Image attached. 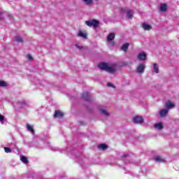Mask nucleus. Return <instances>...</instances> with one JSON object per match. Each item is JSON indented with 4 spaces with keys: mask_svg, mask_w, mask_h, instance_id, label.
I'll return each instance as SVG.
<instances>
[{
    "mask_svg": "<svg viewBox=\"0 0 179 179\" xmlns=\"http://www.w3.org/2000/svg\"><path fill=\"white\" fill-rule=\"evenodd\" d=\"M128 156V155H122V157H127Z\"/></svg>",
    "mask_w": 179,
    "mask_h": 179,
    "instance_id": "7c9ffc66",
    "label": "nucleus"
},
{
    "mask_svg": "<svg viewBox=\"0 0 179 179\" xmlns=\"http://www.w3.org/2000/svg\"><path fill=\"white\" fill-rule=\"evenodd\" d=\"M95 1H98V0H95Z\"/></svg>",
    "mask_w": 179,
    "mask_h": 179,
    "instance_id": "2f4dec72",
    "label": "nucleus"
},
{
    "mask_svg": "<svg viewBox=\"0 0 179 179\" xmlns=\"http://www.w3.org/2000/svg\"><path fill=\"white\" fill-rule=\"evenodd\" d=\"M85 5L90 6L93 3V0H83Z\"/></svg>",
    "mask_w": 179,
    "mask_h": 179,
    "instance_id": "412c9836",
    "label": "nucleus"
},
{
    "mask_svg": "<svg viewBox=\"0 0 179 179\" xmlns=\"http://www.w3.org/2000/svg\"><path fill=\"white\" fill-rule=\"evenodd\" d=\"M153 66L154 72H155V73H159V66H157V64H154Z\"/></svg>",
    "mask_w": 179,
    "mask_h": 179,
    "instance_id": "aec40b11",
    "label": "nucleus"
},
{
    "mask_svg": "<svg viewBox=\"0 0 179 179\" xmlns=\"http://www.w3.org/2000/svg\"><path fill=\"white\" fill-rule=\"evenodd\" d=\"M20 160L24 164H27V163H29V160L27 159V157H26L25 156H22Z\"/></svg>",
    "mask_w": 179,
    "mask_h": 179,
    "instance_id": "6ab92c4d",
    "label": "nucleus"
},
{
    "mask_svg": "<svg viewBox=\"0 0 179 179\" xmlns=\"http://www.w3.org/2000/svg\"><path fill=\"white\" fill-rule=\"evenodd\" d=\"M154 127H155L156 129H159V131H161V129H163V128H164V126H163V123H162V122H158V123H156V124L154 125Z\"/></svg>",
    "mask_w": 179,
    "mask_h": 179,
    "instance_id": "1a4fd4ad",
    "label": "nucleus"
},
{
    "mask_svg": "<svg viewBox=\"0 0 179 179\" xmlns=\"http://www.w3.org/2000/svg\"><path fill=\"white\" fill-rule=\"evenodd\" d=\"M78 36L79 37H83V38H87V33L83 31H80L78 34Z\"/></svg>",
    "mask_w": 179,
    "mask_h": 179,
    "instance_id": "9b49d317",
    "label": "nucleus"
},
{
    "mask_svg": "<svg viewBox=\"0 0 179 179\" xmlns=\"http://www.w3.org/2000/svg\"><path fill=\"white\" fill-rule=\"evenodd\" d=\"M134 124H143V117L142 116H135L133 119Z\"/></svg>",
    "mask_w": 179,
    "mask_h": 179,
    "instance_id": "7ed1b4c3",
    "label": "nucleus"
},
{
    "mask_svg": "<svg viewBox=\"0 0 179 179\" xmlns=\"http://www.w3.org/2000/svg\"><path fill=\"white\" fill-rule=\"evenodd\" d=\"M168 113L169 110L166 108L162 109L159 111L160 117H166V115H167Z\"/></svg>",
    "mask_w": 179,
    "mask_h": 179,
    "instance_id": "9d476101",
    "label": "nucleus"
},
{
    "mask_svg": "<svg viewBox=\"0 0 179 179\" xmlns=\"http://www.w3.org/2000/svg\"><path fill=\"white\" fill-rule=\"evenodd\" d=\"M15 41H17V43H23V38H22V37L17 36L15 37Z\"/></svg>",
    "mask_w": 179,
    "mask_h": 179,
    "instance_id": "4be33fe9",
    "label": "nucleus"
},
{
    "mask_svg": "<svg viewBox=\"0 0 179 179\" xmlns=\"http://www.w3.org/2000/svg\"><path fill=\"white\" fill-rule=\"evenodd\" d=\"M142 27L144 30H148V31L151 30L152 29V26L145 23L142 24Z\"/></svg>",
    "mask_w": 179,
    "mask_h": 179,
    "instance_id": "2eb2a0df",
    "label": "nucleus"
},
{
    "mask_svg": "<svg viewBox=\"0 0 179 179\" xmlns=\"http://www.w3.org/2000/svg\"><path fill=\"white\" fill-rule=\"evenodd\" d=\"M76 47L77 48H78V50H83V46H80V45H76Z\"/></svg>",
    "mask_w": 179,
    "mask_h": 179,
    "instance_id": "c756f323",
    "label": "nucleus"
},
{
    "mask_svg": "<svg viewBox=\"0 0 179 179\" xmlns=\"http://www.w3.org/2000/svg\"><path fill=\"white\" fill-rule=\"evenodd\" d=\"M101 113H102V114H104L105 115H108V112H107V110H102Z\"/></svg>",
    "mask_w": 179,
    "mask_h": 179,
    "instance_id": "cd10ccee",
    "label": "nucleus"
},
{
    "mask_svg": "<svg viewBox=\"0 0 179 179\" xmlns=\"http://www.w3.org/2000/svg\"><path fill=\"white\" fill-rule=\"evenodd\" d=\"M107 86H108L109 87H113L114 89H115V86H114V85H113V83H108Z\"/></svg>",
    "mask_w": 179,
    "mask_h": 179,
    "instance_id": "a878e982",
    "label": "nucleus"
},
{
    "mask_svg": "<svg viewBox=\"0 0 179 179\" xmlns=\"http://www.w3.org/2000/svg\"><path fill=\"white\" fill-rule=\"evenodd\" d=\"M131 10H129L127 11V17L128 19H132V17H134V14Z\"/></svg>",
    "mask_w": 179,
    "mask_h": 179,
    "instance_id": "a211bd4d",
    "label": "nucleus"
},
{
    "mask_svg": "<svg viewBox=\"0 0 179 179\" xmlns=\"http://www.w3.org/2000/svg\"><path fill=\"white\" fill-rule=\"evenodd\" d=\"M82 97L84 100L89 101V100H90V94L89 92H84L82 94Z\"/></svg>",
    "mask_w": 179,
    "mask_h": 179,
    "instance_id": "6e6552de",
    "label": "nucleus"
},
{
    "mask_svg": "<svg viewBox=\"0 0 179 179\" xmlns=\"http://www.w3.org/2000/svg\"><path fill=\"white\" fill-rule=\"evenodd\" d=\"M5 120V116L0 115V121H3Z\"/></svg>",
    "mask_w": 179,
    "mask_h": 179,
    "instance_id": "c85d7f7f",
    "label": "nucleus"
},
{
    "mask_svg": "<svg viewBox=\"0 0 179 179\" xmlns=\"http://www.w3.org/2000/svg\"><path fill=\"white\" fill-rule=\"evenodd\" d=\"M6 83L3 80L0 81V87H6Z\"/></svg>",
    "mask_w": 179,
    "mask_h": 179,
    "instance_id": "393cba45",
    "label": "nucleus"
},
{
    "mask_svg": "<svg viewBox=\"0 0 179 179\" xmlns=\"http://www.w3.org/2000/svg\"><path fill=\"white\" fill-rule=\"evenodd\" d=\"M160 10L162 12H166V10H167V4L166 3L161 4Z\"/></svg>",
    "mask_w": 179,
    "mask_h": 179,
    "instance_id": "f3484780",
    "label": "nucleus"
},
{
    "mask_svg": "<svg viewBox=\"0 0 179 179\" xmlns=\"http://www.w3.org/2000/svg\"><path fill=\"white\" fill-rule=\"evenodd\" d=\"M136 71H137L138 73H143V71H145V64H138Z\"/></svg>",
    "mask_w": 179,
    "mask_h": 179,
    "instance_id": "39448f33",
    "label": "nucleus"
},
{
    "mask_svg": "<svg viewBox=\"0 0 179 179\" xmlns=\"http://www.w3.org/2000/svg\"><path fill=\"white\" fill-rule=\"evenodd\" d=\"M174 107H176V105L171 101H168L165 103V108L168 110L174 108Z\"/></svg>",
    "mask_w": 179,
    "mask_h": 179,
    "instance_id": "20e7f679",
    "label": "nucleus"
},
{
    "mask_svg": "<svg viewBox=\"0 0 179 179\" xmlns=\"http://www.w3.org/2000/svg\"><path fill=\"white\" fill-rule=\"evenodd\" d=\"M55 118H62L64 117V113L61 110H55L54 114Z\"/></svg>",
    "mask_w": 179,
    "mask_h": 179,
    "instance_id": "423d86ee",
    "label": "nucleus"
},
{
    "mask_svg": "<svg viewBox=\"0 0 179 179\" xmlns=\"http://www.w3.org/2000/svg\"><path fill=\"white\" fill-rule=\"evenodd\" d=\"M27 58L28 61H31V59H33V57H31V55H27Z\"/></svg>",
    "mask_w": 179,
    "mask_h": 179,
    "instance_id": "bb28decb",
    "label": "nucleus"
},
{
    "mask_svg": "<svg viewBox=\"0 0 179 179\" xmlns=\"http://www.w3.org/2000/svg\"><path fill=\"white\" fill-rule=\"evenodd\" d=\"M114 38H115V34L114 33H110L108 36V41H113V40H114Z\"/></svg>",
    "mask_w": 179,
    "mask_h": 179,
    "instance_id": "dca6fc26",
    "label": "nucleus"
},
{
    "mask_svg": "<svg viewBox=\"0 0 179 179\" xmlns=\"http://www.w3.org/2000/svg\"><path fill=\"white\" fill-rule=\"evenodd\" d=\"M100 22L97 20H92V21H85V24L89 27H97Z\"/></svg>",
    "mask_w": 179,
    "mask_h": 179,
    "instance_id": "f03ea898",
    "label": "nucleus"
},
{
    "mask_svg": "<svg viewBox=\"0 0 179 179\" xmlns=\"http://www.w3.org/2000/svg\"><path fill=\"white\" fill-rule=\"evenodd\" d=\"M4 151L6 153H12V150L10 148H4Z\"/></svg>",
    "mask_w": 179,
    "mask_h": 179,
    "instance_id": "b1692460",
    "label": "nucleus"
},
{
    "mask_svg": "<svg viewBox=\"0 0 179 179\" xmlns=\"http://www.w3.org/2000/svg\"><path fill=\"white\" fill-rule=\"evenodd\" d=\"M98 68H99L102 71H106L109 73H111L115 71L114 68L109 66L108 64H107V63H100L98 65Z\"/></svg>",
    "mask_w": 179,
    "mask_h": 179,
    "instance_id": "f257e3e1",
    "label": "nucleus"
},
{
    "mask_svg": "<svg viewBox=\"0 0 179 179\" xmlns=\"http://www.w3.org/2000/svg\"><path fill=\"white\" fill-rule=\"evenodd\" d=\"M26 128H27V131H29V132H31L32 134V135H34V129L33 128V127H31V125H30L29 124H27L26 125Z\"/></svg>",
    "mask_w": 179,
    "mask_h": 179,
    "instance_id": "4468645a",
    "label": "nucleus"
},
{
    "mask_svg": "<svg viewBox=\"0 0 179 179\" xmlns=\"http://www.w3.org/2000/svg\"><path fill=\"white\" fill-rule=\"evenodd\" d=\"M154 160H155V162H158V163H163V159H162V157H157L155 158H154Z\"/></svg>",
    "mask_w": 179,
    "mask_h": 179,
    "instance_id": "5701e85b",
    "label": "nucleus"
},
{
    "mask_svg": "<svg viewBox=\"0 0 179 179\" xmlns=\"http://www.w3.org/2000/svg\"><path fill=\"white\" fill-rule=\"evenodd\" d=\"M98 148L100 150H107L108 149V145L106 144H100L98 145Z\"/></svg>",
    "mask_w": 179,
    "mask_h": 179,
    "instance_id": "f8f14e48",
    "label": "nucleus"
},
{
    "mask_svg": "<svg viewBox=\"0 0 179 179\" xmlns=\"http://www.w3.org/2000/svg\"><path fill=\"white\" fill-rule=\"evenodd\" d=\"M129 47V43H126L122 45L121 50L124 51V52H127V51H128Z\"/></svg>",
    "mask_w": 179,
    "mask_h": 179,
    "instance_id": "ddd939ff",
    "label": "nucleus"
},
{
    "mask_svg": "<svg viewBox=\"0 0 179 179\" xmlns=\"http://www.w3.org/2000/svg\"><path fill=\"white\" fill-rule=\"evenodd\" d=\"M138 58L140 61H145L146 59V53L145 52H142L138 55Z\"/></svg>",
    "mask_w": 179,
    "mask_h": 179,
    "instance_id": "0eeeda50",
    "label": "nucleus"
}]
</instances>
